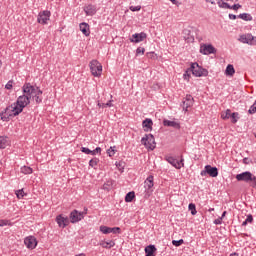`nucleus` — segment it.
<instances>
[{
    "label": "nucleus",
    "mask_w": 256,
    "mask_h": 256,
    "mask_svg": "<svg viewBox=\"0 0 256 256\" xmlns=\"http://www.w3.org/2000/svg\"><path fill=\"white\" fill-rule=\"evenodd\" d=\"M23 95L17 98V101L14 103L15 106V115H20L23 113V109L27 107L31 103V96L35 93V86L31 85V83H25L22 86Z\"/></svg>",
    "instance_id": "f257e3e1"
},
{
    "label": "nucleus",
    "mask_w": 256,
    "mask_h": 256,
    "mask_svg": "<svg viewBox=\"0 0 256 256\" xmlns=\"http://www.w3.org/2000/svg\"><path fill=\"white\" fill-rule=\"evenodd\" d=\"M189 71L192 72L194 77H207L209 75V71L199 66V63L197 62H194L190 65Z\"/></svg>",
    "instance_id": "f03ea898"
},
{
    "label": "nucleus",
    "mask_w": 256,
    "mask_h": 256,
    "mask_svg": "<svg viewBox=\"0 0 256 256\" xmlns=\"http://www.w3.org/2000/svg\"><path fill=\"white\" fill-rule=\"evenodd\" d=\"M19 114H15V106L14 104L5 108L3 112L0 113V117L2 121H11L13 117H17Z\"/></svg>",
    "instance_id": "7ed1b4c3"
},
{
    "label": "nucleus",
    "mask_w": 256,
    "mask_h": 256,
    "mask_svg": "<svg viewBox=\"0 0 256 256\" xmlns=\"http://www.w3.org/2000/svg\"><path fill=\"white\" fill-rule=\"evenodd\" d=\"M87 215V208L84 209V211L79 212L78 210H73L69 215V221L70 223H79V221H83L85 219V216Z\"/></svg>",
    "instance_id": "20e7f679"
},
{
    "label": "nucleus",
    "mask_w": 256,
    "mask_h": 256,
    "mask_svg": "<svg viewBox=\"0 0 256 256\" xmlns=\"http://www.w3.org/2000/svg\"><path fill=\"white\" fill-rule=\"evenodd\" d=\"M141 144L144 145L146 149L153 151L156 147L155 136H153V134H145V136L141 139Z\"/></svg>",
    "instance_id": "39448f33"
},
{
    "label": "nucleus",
    "mask_w": 256,
    "mask_h": 256,
    "mask_svg": "<svg viewBox=\"0 0 256 256\" xmlns=\"http://www.w3.org/2000/svg\"><path fill=\"white\" fill-rule=\"evenodd\" d=\"M89 67L93 77H101L103 66L97 60L90 61Z\"/></svg>",
    "instance_id": "423d86ee"
},
{
    "label": "nucleus",
    "mask_w": 256,
    "mask_h": 256,
    "mask_svg": "<svg viewBox=\"0 0 256 256\" xmlns=\"http://www.w3.org/2000/svg\"><path fill=\"white\" fill-rule=\"evenodd\" d=\"M200 175L205 177V175H209V177H218L219 169L217 167H213L211 165H206L204 170L201 171Z\"/></svg>",
    "instance_id": "0eeeda50"
},
{
    "label": "nucleus",
    "mask_w": 256,
    "mask_h": 256,
    "mask_svg": "<svg viewBox=\"0 0 256 256\" xmlns=\"http://www.w3.org/2000/svg\"><path fill=\"white\" fill-rule=\"evenodd\" d=\"M51 18V11L44 10L38 14L37 22L40 23V25H47V22Z\"/></svg>",
    "instance_id": "6e6552de"
},
{
    "label": "nucleus",
    "mask_w": 256,
    "mask_h": 256,
    "mask_svg": "<svg viewBox=\"0 0 256 256\" xmlns=\"http://www.w3.org/2000/svg\"><path fill=\"white\" fill-rule=\"evenodd\" d=\"M200 53H202V55H213L217 53V49L211 44H203L200 47Z\"/></svg>",
    "instance_id": "1a4fd4ad"
},
{
    "label": "nucleus",
    "mask_w": 256,
    "mask_h": 256,
    "mask_svg": "<svg viewBox=\"0 0 256 256\" xmlns=\"http://www.w3.org/2000/svg\"><path fill=\"white\" fill-rule=\"evenodd\" d=\"M239 41L247 45H256V37L251 34H243L240 36Z\"/></svg>",
    "instance_id": "9d476101"
},
{
    "label": "nucleus",
    "mask_w": 256,
    "mask_h": 256,
    "mask_svg": "<svg viewBox=\"0 0 256 256\" xmlns=\"http://www.w3.org/2000/svg\"><path fill=\"white\" fill-rule=\"evenodd\" d=\"M147 39V33L141 32V33H135L130 38L131 43H141L142 41H145Z\"/></svg>",
    "instance_id": "9b49d317"
},
{
    "label": "nucleus",
    "mask_w": 256,
    "mask_h": 256,
    "mask_svg": "<svg viewBox=\"0 0 256 256\" xmlns=\"http://www.w3.org/2000/svg\"><path fill=\"white\" fill-rule=\"evenodd\" d=\"M31 98L34 99V101L39 105L40 103H43V91L39 89V87H35V91L33 92V95Z\"/></svg>",
    "instance_id": "f8f14e48"
},
{
    "label": "nucleus",
    "mask_w": 256,
    "mask_h": 256,
    "mask_svg": "<svg viewBox=\"0 0 256 256\" xmlns=\"http://www.w3.org/2000/svg\"><path fill=\"white\" fill-rule=\"evenodd\" d=\"M253 177V173L250 171H245L240 174L236 175V180L237 181H244V183H248L249 180Z\"/></svg>",
    "instance_id": "ddd939ff"
},
{
    "label": "nucleus",
    "mask_w": 256,
    "mask_h": 256,
    "mask_svg": "<svg viewBox=\"0 0 256 256\" xmlns=\"http://www.w3.org/2000/svg\"><path fill=\"white\" fill-rule=\"evenodd\" d=\"M56 223H58V226L62 229H65L70 223V220L68 217H64L62 214L58 215L56 217Z\"/></svg>",
    "instance_id": "4468645a"
},
{
    "label": "nucleus",
    "mask_w": 256,
    "mask_h": 256,
    "mask_svg": "<svg viewBox=\"0 0 256 256\" xmlns=\"http://www.w3.org/2000/svg\"><path fill=\"white\" fill-rule=\"evenodd\" d=\"M24 245H26L28 249H35V247H37V239L35 236L26 237L24 239Z\"/></svg>",
    "instance_id": "2eb2a0df"
},
{
    "label": "nucleus",
    "mask_w": 256,
    "mask_h": 256,
    "mask_svg": "<svg viewBox=\"0 0 256 256\" xmlns=\"http://www.w3.org/2000/svg\"><path fill=\"white\" fill-rule=\"evenodd\" d=\"M142 127H143L145 133H149V131H153V120L150 118H146L142 122Z\"/></svg>",
    "instance_id": "dca6fc26"
},
{
    "label": "nucleus",
    "mask_w": 256,
    "mask_h": 256,
    "mask_svg": "<svg viewBox=\"0 0 256 256\" xmlns=\"http://www.w3.org/2000/svg\"><path fill=\"white\" fill-rule=\"evenodd\" d=\"M193 103H194L193 96L186 95L185 100L183 101L182 107L185 111H187L189 107H193Z\"/></svg>",
    "instance_id": "f3484780"
},
{
    "label": "nucleus",
    "mask_w": 256,
    "mask_h": 256,
    "mask_svg": "<svg viewBox=\"0 0 256 256\" xmlns=\"http://www.w3.org/2000/svg\"><path fill=\"white\" fill-rule=\"evenodd\" d=\"M84 13H86V15H88L89 17H93V15H95V13H97V7L93 4L85 6Z\"/></svg>",
    "instance_id": "a211bd4d"
},
{
    "label": "nucleus",
    "mask_w": 256,
    "mask_h": 256,
    "mask_svg": "<svg viewBox=\"0 0 256 256\" xmlns=\"http://www.w3.org/2000/svg\"><path fill=\"white\" fill-rule=\"evenodd\" d=\"M153 175H150V176H148L147 177V179L145 180V182H144V187H145V190L146 191H153L152 189H153V185H154V183H153Z\"/></svg>",
    "instance_id": "6ab92c4d"
},
{
    "label": "nucleus",
    "mask_w": 256,
    "mask_h": 256,
    "mask_svg": "<svg viewBox=\"0 0 256 256\" xmlns=\"http://www.w3.org/2000/svg\"><path fill=\"white\" fill-rule=\"evenodd\" d=\"M163 125L164 127H173V129H181V125L179 124V122L170 121L167 119L163 120Z\"/></svg>",
    "instance_id": "aec40b11"
},
{
    "label": "nucleus",
    "mask_w": 256,
    "mask_h": 256,
    "mask_svg": "<svg viewBox=\"0 0 256 256\" xmlns=\"http://www.w3.org/2000/svg\"><path fill=\"white\" fill-rule=\"evenodd\" d=\"M144 251L146 256H155V253H157V247H155L153 244H150L145 247Z\"/></svg>",
    "instance_id": "412c9836"
},
{
    "label": "nucleus",
    "mask_w": 256,
    "mask_h": 256,
    "mask_svg": "<svg viewBox=\"0 0 256 256\" xmlns=\"http://www.w3.org/2000/svg\"><path fill=\"white\" fill-rule=\"evenodd\" d=\"M80 31L85 35V37H89L91 35V31L89 30V25L86 22H82L79 25Z\"/></svg>",
    "instance_id": "4be33fe9"
},
{
    "label": "nucleus",
    "mask_w": 256,
    "mask_h": 256,
    "mask_svg": "<svg viewBox=\"0 0 256 256\" xmlns=\"http://www.w3.org/2000/svg\"><path fill=\"white\" fill-rule=\"evenodd\" d=\"M166 161L169 162L172 167H175V169H181L179 160L175 159L173 156L166 157Z\"/></svg>",
    "instance_id": "5701e85b"
},
{
    "label": "nucleus",
    "mask_w": 256,
    "mask_h": 256,
    "mask_svg": "<svg viewBox=\"0 0 256 256\" xmlns=\"http://www.w3.org/2000/svg\"><path fill=\"white\" fill-rule=\"evenodd\" d=\"M225 74L228 77H233L235 75V67L232 64H228L225 70Z\"/></svg>",
    "instance_id": "b1692460"
},
{
    "label": "nucleus",
    "mask_w": 256,
    "mask_h": 256,
    "mask_svg": "<svg viewBox=\"0 0 256 256\" xmlns=\"http://www.w3.org/2000/svg\"><path fill=\"white\" fill-rule=\"evenodd\" d=\"M9 145V138L7 136H0V149H5Z\"/></svg>",
    "instance_id": "393cba45"
},
{
    "label": "nucleus",
    "mask_w": 256,
    "mask_h": 256,
    "mask_svg": "<svg viewBox=\"0 0 256 256\" xmlns=\"http://www.w3.org/2000/svg\"><path fill=\"white\" fill-rule=\"evenodd\" d=\"M238 19H242L243 21H253V16L249 13H242L238 15Z\"/></svg>",
    "instance_id": "a878e982"
},
{
    "label": "nucleus",
    "mask_w": 256,
    "mask_h": 256,
    "mask_svg": "<svg viewBox=\"0 0 256 256\" xmlns=\"http://www.w3.org/2000/svg\"><path fill=\"white\" fill-rule=\"evenodd\" d=\"M133 199H135V192L134 191L128 192L125 196V202L133 203Z\"/></svg>",
    "instance_id": "bb28decb"
},
{
    "label": "nucleus",
    "mask_w": 256,
    "mask_h": 256,
    "mask_svg": "<svg viewBox=\"0 0 256 256\" xmlns=\"http://www.w3.org/2000/svg\"><path fill=\"white\" fill-rule=\"evenodd\" d=\"M21 173H23L24 175H31V173H33V168L29 166H23L21 167Z\"/></svg>",
    "instance_id": "cd10ccee"
},
{
    "label": "nucleus",
    "mask_w": 256,
    "mask_h": 256,
    "mask_svg": "<svg viewBox=\"0 0 256 256\" xmlns=\"http://www.w3.org/2000/svg\"><path fill=\"white\" fill-rule=\"evenodd\" d=\"M101 247H103L104 249H111V247H115V242L114 241H109V242H102Z\"/></svg>",
    "instance_id": "c85d7f7f"
},
{
    "label": "nucleus",
    "mask_w": 256,
    "mask_h": 256,
    "mask_svg": "<svg viewBox=\"0 0 256 256\" xmlns=\"http://www.w3.org/2000/svg\"><path fill=\"white\" fill-rule=\"evenodd\" d=\"M218 7L221 9H231V5H229L227 2H224L223 0L218 1Z\"/></svg>",
    "instance_id": "c756f323"
},
{
    "label": "nucleus",
    "mask_w": 256,
    "mask_h": 256,
    "mask_svg": "<svg viewBox=\"0 0 256 256\" xmlns=\"http://www.w3.org/2000/svg\"><path fill=\"white\" fill-rule=\"evenodd\" d=\"M231 114V109H227L225 112L221 113V117L225 121L227 119H231Z\"/></svg>",
    "instance_id": "7c9ffc66"
},
{
    "label": "nucleus",
    "mask_w": 256,
    "mask_h": 256,
    "mask_svg": "<svg viewBox=\"0 0 256 256\" xmlns=\"http://www.w3.org/2000/svg\"><path fill=\"white\" fill-rule=\"evenodd\" d=\"M231 123L235 124L239 121V114L238 112H233L230 114Z\"/></svg>",
    "instance_id": "2f4dec72"
},
{
    "label": "nucleus",
    "mask_w": 256,
    "mask_h": 256,
    "mask_svg": "<svg viewBox=\"0 0 256 256\" xmlns=\"http://www.w3.org/2000/svg\"><path fill=\"white\" fill-rule=\"evenodd\" d=\"M100 231L104 235H109V233H111V227L102 225V226H100Z\"/></svg>",
    "instance_id": "473e14b6"
},
{
    "label": "nucleus",
    "mask_w": 256,
    "mask_h": 256,
    "mask_svg": "<svg viewBox=\"0 0 256 256\" xmlns=\"http://www.w3.org/2000/svg\"><path fill=\"white\" fill-rule=\"evenodd\" d=\"M99 165V158H93L89 161V166L95 169Z\"/></svg>",
    "instance_id": "72a5a7b5"
},
{
    "label": "nucleus",
    "mask_w": 256,
    "mask_h": 256,
    "mask_svg": "<svg viewBox=\"0 0 256 256\" xmlns=\"http://www.w3.org/2000/svg\"><path fill=\"white\" fill-rule=\"evenodd\" d=\"M188 209L189 211H191V215H197V207L195 206V204L190 203L188 205Z\"/></svg>",
    "instance_id": "f704fd0d"
},
{
    "label": "nucleus",
    "mask_w": 256,
    "mask_h": 256,
    "mask_svg": "<svg viewBox=\"0 0 256 256\" xmlns=\"http://www.w3.org/2000/svg\"><path fill=\"white\" fill-rule=\"evenodd\" d=\"M98 107H113V100H109L107 103L98 102Z\"/></svg>",
    "instance_id": "c9c22d12"
},
{
    "label": "nucleus",
    "mask_w": 256,
    "mask_h": 256,
    "mask_svg": "<svg viewBox=\"0 0 256 256\" xmlns=\"http://www.w3.org/2000/svg\"><path fill=\"white\" fill-rule=\"evenodd\" d=\"M248 184L252 187V189H256V176L253 174Z\"/></svg>",
    "instance_id": "e433bc0d"
},
{
    "label": "nucleus",
    "mask_w": 256,
    "mask_h": 256,
    "mask_svg": "<svg viewBox=\"0 0 256 256\" xmlns=\"http://www.w3.org/2000/svg\"><path fill=\"white\" fill-rule=\"evenodd\" d=\"M184 243L185 241L183 239L172 241V245H174V247H181V245H183Z\"/></svg>",
    "instance_id": "4c0bfd02"
},
{
    "label": "nucleus",
    "mask_w": 256,
    "mask_h": 256,
    "mask_svg": "<svg viewBox=\"0 0 256 256\" xmlns=\"http://www.w3.org/2000/svg\"><path fill=\"white\" fill-rule=\"evenodd\" d=\"M16 195L18 199H23L24 195H27V194H25V191H23V189H20V190H17Z\"/></svg>",
    "instance_id": "58836bf2"
},
{
    "label": "nucleus",
    "mask_w": 256,
    "mask_h": 256,
    "mask_svg": "<svg viewBox=\"0 0 256 256\" xmlns=\"http://www.w3.org/2000/svg\"><path fill=\"white\" fill-rule=\"evenodd\" d=\"M107 154H108L109 157H114L115 156V146L114 147H110L107 150Z\"/></svg>",
    "instance_id": "ea45409f"
},
{
    "label": "nucleus",
    "mask_w": 256,
    "mask_h": 256,
    "mask_svg": "<svg viewBox=\"0 0 256 256\" xmlns=\"http://www.w3.org/2000/svg\"><path fill=\"white\" fill-rule=\"evenodd\" d=\"M111 233H113L114 235H120L121 228L120 227H113V228H111Z\"/></svg>",
    "instance_id": "a19ab883"
},
{
    "label": "nucleus",
    "mask_w": 256,
    "mask_h": 256,
    "mask_svg": "<svg viewBox=\"0 0 256 256\" xmlns=\"http://www.w3.org/2000/svg\"><path fill=\"white\" fill-rule=\"evenodd\" d=\"M191 70H189V68L185 71L183 77L185 80L189 81V78L191 77Z\"/></svg>",
    "instance_id": "79ce46f5"
},
{
    "label": "nucleus",
    "mask_w": 256,
    "mask_h": 256,
    "mask_svg": "<svg viewBox=\"0 0 256 256\" xmlns=\"http://www.w3.org/2000/svg\"><path fill=\"white\" fill-rule=\"evenodd\" d=\"M145 54V48L143 47H138L136 49V55H144Z\"/></svg>",
    "instance_id": "37998d69"
},
{
    "label": "nucleus",
    "mask_w": 256,
    "mask_h": 256,
    "mask_svg": "<svg viewBox=\"0 0 256 256\" xmlns=\"http://www.w3.org/2000/svg\"><path fill=\"white\" fill-rule=\"evenodd\" d=\"M256 112V106L253 104L252 106H250L248 113L249 115H255Z\"/></svg>",
    "instance_id": "c03bdc74"
},
{
    "label": "nucleus",
    "mask_w": 256,
    "mask_h": 256,
    "mask_svg": "<svg viewBox=\"0 0 256 256\" xmlns=\"http://www.w3.org/2000/svg\"><path fill=\"white\" fill-rule=\"evenodd\" d=\"M81 152L85 153L86 155H91V149H89L87 147H82Z\"/></svg>",
    "instance_id": "a18cd8bd"
},
{
    "label": "nucleus",
    "mask_w": 256,
    "mask_h": 256,
    "mask_svg": "<svg viewBox=\"0 0 256 256\" xmlns=\"http://www.w3.org/2000/svg\"><path fill=\"white\" fill-rule=\"evenodd\" d=\"M5 89H8V90L13 89V80H10L7 82V84L5 85Z\"/></svg>",
    "instance_id": "49530a36"
},
{
    "label": "nucleus",
    "mask_w": 256,
    "mask_h": 256,
    "mask_svg": "<svg viewBox=\"0 0 256 256\" xmlns=\"http://www.w3.org/2000/svg\"><path fill=\"white\" fill-rule=\"evenodd\" d=\"M96 153L101 155V147H96L95 150H91V155H95Z\"/></svg>",
    "instance_id": "de8ad7c7"
},
{
    "label": "nucleus",
    "mask_w": 256,
    "mask_h": 256,
    "mask_svg": "<svg viewBox=\"0 0 256 256\" xmlns=\"http://www.w3.org/2000/svg\"><path fill=\"white\" fill-rule=\"evenodd\" d=\"M241 4H234L230 6V9H233V11H237L238 9H241Z\"/></svg>",
    "instance_id": "09e8293b"
},
{
    "label": "nucleus",
    "mask_w": 256,
    "mask_h": 256,
    "mask_svg": "<svg viewBox=\"0 0 256 256\" xmlns=\"http://www.w3.org/2000/svg\"><path fill=\"white\" fill-rule=\"evenodd\" d=\"M130 11H141V6H130Z\"/></svg>",
    "instance_id": "8fccbe9b"
},
{
    "label": "nucleus",
    "mask_w": 256,
    "mask_h": 256,
    "mask_svg": "<svg viewBox=\"0 0 256 256\" xmlns=\"http://www.w3.org/2000/svg\"><path fill=\"white\" fill-rule=\"evenodd\" d=\"M223 223V218H217L214 220V225H221Z\"/></svg>",
    "instance_id": "3c124183"
},
{
    "label": "nucleus",
    "mask_w": 256,
    "mask_h": 256,
    "mask_svg": "<svg viewBox=\"0 0 256 256\" xmlns=\"http://www.w3.org/2000/svg\"><path fill=\"white\" fill-rule=\"evenodd\" d=\"M246 223H253V215L249 214V215L246 217Z\"/></svg>",
    "instance_id": "603ef678"
},
{
    "label": "nucleus",
    "mask_w": 256,
    "mask_h": 256,
    "mask_svg": "<svg viewBox=\"0 0 256 256\" xmlns=\"http://www.w3.org/2000/svg\"><path fill=\"white\" fill-rule=\"evenodd\" d=\"M184 161H185V159H183V156H181V159H180V161H178V163H179V165H180V169H181V167H184Z\"/></svg>",
    "instance_id": "864d4df0"
},
{
    "label": "nucleus",
    "mask_w": 256,
    "mask_h": 256,
    "mask_svg": "<svg viewBox=\"0 0 256 256\" xmlns=\"http://www.w3.org/2000/svg\"><path fill=\"white\" fill-rule=\"evenodd\" d=\"M5 225H7V221L0 220V227H5Z\"/></svg>",
    "instance_id": "5fc2aeb1"
},
{
    "label": "nucleus",
    "mask_w": 256,
    "mask_h": 256,
    "mask_svg": "<svg viewBox=\"0 0 256 256\" xmlns=\"http://www.w3.org/2000/svg\"><path fill=\"white\" fill-rule=\"evenodd\" d=\"M237 15H234V14H229V19H232V20H235L237 19Z\"/></svg>",
    "instance_id": "6e6d98bb"
},
{
    "label": "nucleus",
    "mask_w": 256,
    "mask_h": 256,
    "mask_svg": "<svg viewBox=\"0 0 256 256\" xmlns=\"http://www.w3.org/2000/svg\"><path fill=\"white\" fill-rule=\"evenodd\" d=\"M243 163H244L245 165H249V158H244V159H243Z\"/></svg>",
    "instance_id": "4d7b16f0"
},
{
    "label": "nucleus",
    "mask_w": 256,
    "mask_h": 256,
    "mask_svg": "<svg viewBox=\"0 0 256 256\" xmlns=\"http://www.w3.org/2000/svg\"><path fill=\"white\" fill-rule=\"evenodd\" d=\"M227 215V211H224L220 218L225 219V216Z\"/></svg>",
    "instance_id": "13d9d810"
},
{
    "label": "nucleus",
    "mask_w": 256,
    "mask_h": 256,
    "mask_svg": "<svg viewBox=\"0 0 256 256\" xmlns=\"http://www.w3.org/2000/svg\"><path fill=\"white\" fill-rule=\"evenodd\" d=\"M171 1V3H173V5H178V1L177 0H170Z\"/></svg>",
    "instance_id": "bf43d9fd"
},
{
    "label": "nucleus",
    "mask_w": 256,
    "mask_h": 256,
    "mask_svg": "<svg viewBox=\"0 0 256 256\" xmlns=\"http://www.w3.org/2000/svg\"><path fill=\"white\" fill-rule=\"evenodd\" d=\"M248 223H249V222H247V220H245V221L242 223V227L247 226Z\"/></svg>",
    "instance_id": "052dcab7"
},
{
    "label": "nucleus",
    "mask_w": 256,
    "mask_h": 256,
    "mask_svg": "<svg viewBox=\"0 0 256 256\" xmlns=\"http://www.w3.org/2000/svg\"><path fill=\"white\" fill-rule=\"evenodd\" d=\"M209 213H211V212H213V211H215V208H209Z\"/></svg>",
    "instance_id": "680f3d73"
},
{
    "label": "nucleus",
    "mask_w": 256,
    "mask_h": 256,
    "mask_svg": "<svg viewBox=\"0 0 256 256\" xmlns=\"http://www.w3.org/2000/svg\"><path fill=\"white\" fill-rule=\"evenodd\" d=\"M147 55H148V57H153V52H150Z\"/></svg>",
    "instance_id": "e2e57ef3"
},
{
    "label": "nucleus",
    "mask_w": 256,
    "mask_h": 256,
    "mask_svg": "<svg viewBox=\"0 0 256 256\" xmlns=\"http://www.w3.org/2000/svg\"><path fill=\"white\" fill-rule=\"evenodd\" d=\"M230 256H239V254L233 253V254H231Z\"/></svg>",
    "instance_id": "0e129e2a"
},
{
    "label": "nucleus",
    "mask_w": 256,
    "mask_h": 256,
    "mask_svg": "<svg viewBox=\"0 0 256 256\" xmlns=\"http://www.w3.org/2000/svg\"><path fill=\"white\" fill-rule=\"evenodd\" d=\"M209 3H211L212 5L215 3V2H213V1H211V0H207Z\"/></svg>",
    "instance_id": "69168bd1"
},
{
    "label": "nucleus",
    "mask_w": 256,
    "mask_h": 256,
    "mask_svg": "<svg viewBox=\"0 0 256 256\" xmlns=\"http://www.w3.org/2000/svg\"><path fill=\"white\" fill-rule=\"evenodd\" d=\"M76 256H85V254L81 253V254H77Z\"/></svg>",
    "instance_id": "338daca9"
},
{
    "label": "nucleus",
    "mask_w": 256,
    "mask_h": 256,
    "mask_svg": "<svg viewBox=\"0 0 256 256\" xmlns=\"http://www.w3.org/2000/svg\"><path fill=\"white\" fill-rule=\"evenodd\" d=\"M225 1H233V0H225Z\"/></svg>",
    "instance_id": "774afa93"
}]
</instances>
